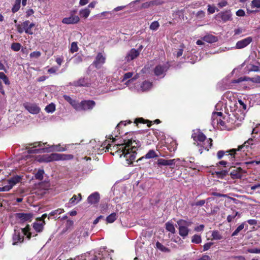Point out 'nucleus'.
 Segmentation results:
<instances>
[{
    "label": "nucleus",
    "instance_id": "1",
    "mask_svg": "<svg viewBox=\"0 0 260 260\" xmlns=\"http://www.w3.org/2000/svg\"><path fill=\"white\" fill-rule=\"evenodd\" d=\"M141 143L139 141H132V139L123 140V143L120 145V149L124 154V157L127 161V164H132L136 158L137 148L140 147Z\"/></svg>",
    "mask_w": 260,
    "mask_h": 260
},
{
    "label": "nucleus",
    "instance_id": "20",
    "mask_svg": "<svg viewBox=\"0 0 260 260\" xmlns=\"http://www.w3.org/2000/svg\"><path fill=\"white\" fill-rule=\"evenodd\" d=\"M37 222L34 223L33 228L36 232H41L43 230L45 222L41 219H39V218H37Z\"/></svg>",
    "mask_w": 260,
    "mask_h": 260
},
{
    "label": "nucleus",
    "instance_id": "44",
    "mask_svg": "<svg viewBox=\"0 0 260 260\" xmlns=\"http://www.w3.org/2000/svg\"><path fill=\"white\" fill-rule=\"evenodd\" d=\"M191 241L196 244H199L201 242V237L200 236L198 235H194L192 237Z\"/></svg>",
    "mask_w": 260,
    "mask_h": 260
},
{
    "label": "nucleus",
    "instance_id": "40",
    "mask_svg": "<svg viewBox=\"0 0 260 260\" xmlns=\"http://www.w3.org/2000/svg\"><path fill=\"white\" fill-rule=\"evenodd\" d=\"M215 174L218 178H223L228 174V171L224 170L220 171H217L215 172Z\"/></svg>",
    "mask_w": 260,
    "mask_h": 260
},
{
    "label": "nucleus",
    "instance_id": "30",
    "mask_svg": "<svg viewBox=\"0 0 260 260\" xmlns=\"http://www.w3.org/2000/svg\"><path fill=\"white\" fill-rule=\"evenodd\" d=\"M212 140L211 139H209L206 142H204L202 143L201 147H203L204 149L208 151L209 148H210L212 146Z\"/></svg>",
    "mask_w": 260,
    "mask_h": 260
},
{
    "label": "nucleus",
    "instance_id": "16",
    "mask_svg": "<svg viewBox=\"0 0 260 260\" xmlns=\"http://www.w3.org/2000/svg\"><path fill=\"white\" fill-rule=\"evenodd\" d=\"M80 20V18L78 16L73 15V14L69 17L64 18L62 22L64 24H76L78 23Z\"/></svg>",
    "mask_w": 260,
    "mask_h": 260
},
{
    "label": "nucleus",
    "instance_id": "3",
    "mask_svg": "<svg viewBox=\"0 0 260 260\" xmlns=\"http://www.w3.org/2000/svg\"><path fill=\"white\" fill-rule=\"evenodd\" d=\"M37 144L38 146H40V142H35L34 143L29 144L30 146H33L32 148H28L26 147V149H27L28 153H38L42 152H49L52 151H65V149L63 147H61L60 145H52L49 148L51 149L48 150V148H44L42 149H35L37 147Z\"/></svg>",
    "mask_w": 260,
    "mask_h": 260
},
{
    "label": "nucleus",
    "instance_id": "49",
    "mask_svg": "<svg viewBox=\"0 0 260 260\" xmlns=\"http://www.w3.org/2000/svg\"><path fill=\"white\" fill-rule=\"evenodd\" d=\"M78 50L77 42H73L71 44L70 50L72 53L77 52Z\"/></svg>",
    "mask_w": 260,
    "mask_h": 260
},
{
    "label": "nucleus",
    "instance_id": "42",
    "mask_svg": "<svg viewBox=\"0 0 260 260\" xmlns=\"http://www.w3.org/2000/svg\"><path fill=\"white\" fill-rule=\"evenodd\" d=\"M44 173V171L43 170H39L38 171L37 173L35 175V177L37 179L39 180H42L43 179V174Z\"/></svg>",
    "mask_w": 260,
    "mask_h": 260
},
{
    "label": "nucleus",
    "instance_id": "48",
    "mask_svg": "<svg viewBox=\"0 0 260 260\" xmlns=\"http://www.w3.org/2000/svg\"><path fill=\"white\" fill-rule=\"evenodd\" d=\"M159 26V23L157 21H153L150 26V28L153 30H156Z\"/></svg>",
    "mask_w": 260,
    "mask_h": 260
},
{
    "label": "nucleus",
    "instance_id": "21",
    "mask_svg": "<svg viewBox=\"0 0 260 260\" xmlns=\"http://www.w3.org/2000/svg\"><path fill=\"white\" fill-rule=\"evenodd\" d=\"M63 98L66 101L69 102L76 110L78 111V109L80 108L79 104L77 101L73 100L70 96L64 95Z\"/></svg>",
    "mask_w": 260,
    "mask_h": 260
},
{
    "label": "nucleus",
    "instance_id": "54",
    "mask_svg": "<svg viewBox=\"0 0 260 260\" xmlns=\"http://www.w3.org/2000/svg\"><path fill=\"white\" fill-rule=\"evenodd\" d=\"M82 61V57L80 55L76 56L74 58V62L75 63H79Z\"/></svg>",
    "mask_w": 260,
    "mask_h": 260
},
{
    "label": "nucleus",
    "instance_id": "59",
    "mask_svg": "<svg viewBox=\"0 0 260 260\" xmlns=\"http://www.w3.org/2000/svg\"><path fill=\"white\" fill-rule=\"evenodd\" d=\"M245 14V12L242 9H240L236 12V15L238 16L242 17L244 16Z\"/></svg>",
    "mask_w": 260,
    "mask_h": 260
},
{
    "label": "nucleus",
    "instance_id": "12",
    "mask_svg": "<svg viewBox=\"0 0 260 260\" xmlns=\"http://www.w3.org/2000/svg\"><path fill=\"white\" fill-rule=\"evenodd\" d=\"M91 84L90 81L88 77H82L79 80L74 81L73 85L75 86H89Z\"/></svg>",
    "mask_w": 260,
    "mask_h": 260
},
{
    "label": "nucleus",
    "instance_id": "43",
    "mask_svg": "<svg viewBox=\"0 0 260 260\" xmlns=\"http://www.w3.org/2000/svg\"><path fill=\"white\" fill-rule=\"evenodd\" d=\"M21 45L19 43H13L11 45V49L14 51H18L20 50Z\"/></svg>",
    "mask_w": 260,
    "mask_h": 260
},
{
    "label": "nucleus",
    "instance_id": "61",
    "mask_svg": "<svg viewBox=\"0 0 260 260\" xmlns=\"http://www.w3.org/2000/svg\"><path fill=\"white\" fill-rule=\"evenodd\" d=\"M208 11L209 12V13L213 14L215 11V8L214 7H212L210 5H209L208 8Z\"/></svg>",
    "mask_w": 260,
    "mask_h": 260
},
{
    "label": "nucleus",
    "instance_id": "29",
    "mask_svg": "<svg viewBox=\"0 0 260 260\" xmlns=\"http://www.w3.org/2000/svg\"><path fill=\"white\" fill-rule=\"evenodd\" d=\"M152 86V84L151 82L145 81L143 82L141 86V88L142 89V90L144 91L150 89Z\"/></svg>",
    "mask_w": 260,
    "mask_h": 260
},
{
    "label": "nucleus",
    "instance_id": "17",
    "mask_svg": "<svg viewBox=\"0 0 260 260\" xmlns=\"http://www.w3.org/2000/svg\"><path fill=\"white\" fill-rule=\"evenodd\" d=\"M25 109L30 113L38 114L40 110V108L36 104H27L25 105Z\"/></svg>",
    "mask_w": 260,
    "mask_h": 260
},
{
    "label": "nucleus",
    "instance_id": "10",
    "mask_svg": "<svg viewBox=\"0 0 260 260\" xmlns=\"http://www.w3.org/2000/svg\"><path fill=\"white\" fill-rule=\"evenodd\" d=\"M252 41V38L248 37L237 42L235 48L237 49H243L247 46Z\"/></svg>",
    "mask_w": 260,
    "mask_h": 260
},
{
    "label": "nucleus",
    "instance_id": "28",
    "mask_svg": "<svg viewBox=\"0 0 260 260\" xmlns=\"http://www.w3.org/2000/svg\"><path fill=\"white\" fill-rule=\"evenodd\" d=\"M79 198H77L76 195H74L73 197L70 200L69 204L74 205L77 204L81 200L82 197L80 193L78 194Z\"/></svg>",
    "mask_w": 260,
    "mask_h": 260
},
{
    "label": "nucleus",
    "instance_id": "18",
    "mask_svg": "<svg viewBox=\"0 0 260 260\" xmlns=\"http://www.w3.org/2000/svg\"><path fill=\"white\" fill-rule=\"evenodd\" d=\"M191 137L196 142H199L200 143H203L206 139V137L200 132L194 133L192 134Z\"/></svg>",
    "mask_w": 260,
    "mask_h": 260
},
{
    "label": "nucleus",
    "instance_id": "57",
    "mask_svg": "<svg viewBox=\"0 0 260 260\" xmlns=\"http://www.w3.org/2000/svg\"><path fill=\"white\" fill-rule=\"evenodd\" d=\"M205 203V201L204 200H200L194 203L192 205L196 206H202Z\"/></svg>",
    "mask_w": 260,
    "mask_h": 260
},
{
    "label": "nucleus",
    "instance_id": "11",
    "mask_svg": "<svg viewBox=\"0 0 260 260\" xmlns=\"http://www.w3.org/2000/svg\"><path fill=\"white\" fill-rule=\"evenodd\" d=\"M237 150L236 149H232L229 151H224L223 150H219L218 151L217 156L218 159H221L224 154L227 155H231V160L233 161L234 159L235 155L236 154Z\"/></svg>",
    "mask_w": 260,
    "mask_h": 260
},
{
    "label": "nucleus",
    "instance_id": "41",
    "mask_svg": "<svg viewBox=\"0 0 260 260\" xmlns=\"http://www.w3.org/2000/svg\"><path fill=\"white\" fill-rule=\"evenodd\" d=\"M55 110V106L53 103H51L47 105L45 108V110L47 113H52Z\"/></svg>",
    "mask_w": 260,
    "mask_h": 260
},
{
    "label": "nucleus",
    "instance_id": "58",
    "mask_svg": "<svg viewBox=\"0 0 260 260\" xmlns=\"http://www.w3.org/2000/svg\"><path fill=\"white\" fill-rule=\"evenodd\" d=\"M213 244V243H211V242H209V243H206L204 245V251H207L210 248L211 246Z\"/></svg>",
    "mask_w": 260,
    "mask_h": 260
},
{
    "label": "nucleus",
    "instance_id": "51",
    "mask_svg": "<svg viewBox=\"0 0 260 260\" xmlns=\"http://www.w3.org/2000/svg\"><path fill=\"white\" fill-rule=\"evenodd\" d=\"M249 81L254 83H260V76H257L252 78L249 77Z\"/></svg>",
    "mask_w": 260,
    "mask_h": 260
},
{
    "label": "nucleus",
    "instance_id": "32",
    "mask_svg": "<svg viewBox=\"0 0 260 260\" xmlns=\"http://www.w3.org/2000/svg\"><path fill=\"white\" fill-rule=\"evenodd\" d=\"M240 215V214L238 212L233 211L232 213L228 216L227 221L228 222H231L237 216H238L239 217Z\"/></svg>",
    "mask_w": 260,
    "mask_h": 260
},
{
    "label": "nucleus",
    "instance_id": "8",
    "mask_svg": "<svg viewBox=\"0 0 260 260\" xmlns=\"http://www.w3.org/2000/svg\"><path fill=\"white\" fill-rule=\"evenodd\" d=\"M106 57L102 53H98L94 61L93 62V64L96 69H100L105 63Z\"/></svg>",
    "mask_w": 260,
    "mask_h": 260
},
{
    "label": "nucleus",
    "instance_id": "34",
    "mask_svg": "<svg viewBox=\"0 0 260 260\" xmlns=\"http://www.w3.org/2000/svg\"><path fill=\"white\" fill-rule=\"evenodd\" d=\"M90 13V11L88 8L82 9L79 12L81 17H83L84 18H87L88 17Z\"/></svg>",
    "mask_w": 260,
    "mask_h": 260
},
{
    "label": "nucleus",
    "instance_id": "56",
    "mask_svg": "<svg viewBox=\"0 0 260 260\" xmlns=\"http://www.w3.org/2000/svg\"><path fill=\"white\" fill-rule=\"evenodd\" d=\"M133 75V73H132V72H127V73H125L123 76V80H125L127 79L132 78Z\"/></svg>",
    "mask_w": 260,
    "mask_h": 260
},
{
    "label": "nucleus",
    "instance_id": "27",
    "mask_svg": "<svg viewBox=\"0 0 260 260\" xmlns=\"http://www.w3.org/2000/svg\"><path fill=\"white\" fill-rule=\"evenodd\" d=\"M212 237L213 240H218L223 239V237L220 233L217 230H214L212 232Z\"/></svg>",
    "mask_w": 260,
    "mask_h": 260
},
{
    "label": "nucleus",
    "instance_id": "23",
    "mask_svg": "<svg viewBox=\"0 0 260 260\" xmlns=\"http://www.w3.org/2000/svg\"><path fill=\"white\" fill-rule=\"evenodd\" d=\"M139 55V52L134 49H132L127 54L126 59L127 61H130L134 59Z\"/></svg>",
    "mask_w": 260,
    "mask_h": 260
},
{
    "label": "nucleus",
    "instance_id": "36",
    "mask_svg": "<svg viewBox=\"0 0 260 260\" xmlns=\"http://www.w3.org/2000/svg\"><path fill=\"white\" fill-rule=\"evenodd\" d=\"M117 218L116 213H112L106 218V221L108 223H113Z\"/></svg>",
    "mask_w": 260,
    "mask_h": 260
},
{
    "label": "nucleus",
    "instance_id": "47",
    "mask_svg": "<svg viewBox=\"0 0 260 260\" xmlns=\"http://www.w3.org/2000/svg\"><path fill=\"white\" fill-rule=\"evenodd\" d=\"M253 141L252 139H249L246 142L244 143L243 145H240L238 147L237 150H240L244 146L247 147L248 145L252 144V142Z\"/></svg>",
    "mask_w": 260,
    "mask_h": 260
},
{
    "label": "nucleus",
    "instance_id": "62",
    "mask_svg": "<svg viewBox=\"0 0 260 260\" xmlns=\"http://www.w3.org/2000/svg\"><path fill=\"white\" fill-rule=\"evenodd\" d=\"M205 16V12L203 11H200L197 13V16L199 18H202Z\"/></svg>",
    "mask_w": 260,
    "mask_h": 260
},
{
    "label": "nucleus",
    "instance_id": "15",
    "mask_svg": "<svg viewBox=\"0 0 260 260\" xmlns=\"http://www.w3.org/2000/svg\"><path fill=\"white\" fill-rule=\"evenodd\" d=\"M232 14L231 13V11L227 10V11H225L224 12H221L219 13L216 15V17L217 18H221V20L224 22H225L228 21L232 20Z\"/></svg>",
    "mask_w": 260,
    "mask_h": 260
},
{
    "label": "nucleus",
    "instance_id": "50",
    "mask_svg": "<svg viewBox=\"0 0 260 260\" xmlns=\"http://www.w3.org/2000/svg\"><path fill=\"white\" fill-rule=\"evenodd\" d=\"M151 6H158L163 4V2L160 0H154L150 2Z\"/></svg>",
    "mask_w": 260,
    "mask_h": 260
},
{
    "label": "nucleus",
    "instance_id": "64",
    "mask_svg": "<svg viewBox=\"0 0 260 260\" xmlns=\"http://www.w3.org/2000/svg\"><path fill=\"white\" fill-rule=\"evenodd\" d=\"M197 260H211V257L208 255H204Z\"/></svg>",
    "mask_w": 260,
    "mask_h": 260
},
{
    "label": "nucleus",
    "instance_id": "35",
    "mask_svg": "<svg viewBox=\"0 0 260 260\" xmlns=\"http://www.w3.org/2000/svg\"><path fill=\"white\" fill-rule=\"evenodd\" d=\"M156 246L157 248H158L159 250H161L162 252H169L170 251L169 248L164 246L159 242H156Z\"/></svg>",
    "mask_w": 260,
    "mask_h": 260
},
{
    "label": "nucleus",
    "instance_id": "7",
    "mask_svg": "<svg viewBox=\"0 0 260 260\" xmlns=\"http://www.w3.org/2000/svg\"><path fill=\"white\" fill-rule=\"evenodd\" d=\"M79 105L80 108L78 109V111L90 110L95 106V103L92 100H85L81 102Z\"/></svg>",
    "mask_w": 260,
    "mask_h": 260
},
{
    "label": "nucleus",
    "instance_id": "53",
    "mask_svg": "<svg viewBox=\"0 0 260 260\" xmlns=\"http://www.w3.org/2000/svg\"><path fill=\"white\" fill-rule=\"evenodd\" d=\"M252 7L260 8V0H253L251 2Z\"/></svg>",
    "mask_w": 260,
    "mask_h": 260
},
{
    "label": "nucleus",
    "instance_id": "19",
    "mask_svg": "<svg viewBox=\"0 0 260 260\" xmlns=\"http://www.w3.org/2000/svg\"><path fill=\"white\" fill-rule=\"evenodd\" d=\"M100 194L98 192H95L91 194L87 198V202L90 204H96L100 200Z\"/></svg>",
    "mask_w": 260,
    "mask_h": 260
},
{
    "label": "nucleus",
    "instance_id": "6",
    "mask_svg": "<svg viewBox=\"0 0 260 260\" xmlns=\"http://www.w3.org/2000/svg\"><path fill=\"white\" fill-rule=\"evenodd\" d=\"M177 224L179 225V234L183 237H186L188 234V229L187 226L190 225L189 222L184 220H179L177 221Z\"/></svg>",
    "mask_w": 260,
    "mask_h": 260
},
{
    "label": "nucleus",
    "instance_id": "33",
    "mask_svg": "<svg viewBox=\"0 0 260 260\" xmlns=\"http://www.w3.org/2000/svg\"><path fill=\"white\" fill-rule=\"evenodd\" d=\"M166 229L167 231H169L172 234H174L176 232L175 228L173 223L170 222H167L166 224Z\"/></svg>",
    "mask_w": 260,
    "mask_h": 260
},
{
    "label": "nucleus",
    "instance_id": "45",
    "mask_svg": "<svg viewBox=\"0 0 260 260\" xmlns=\"http://www.w3.org/2000/svg\"><path fill=\"white\" fill-rule=\"evenodd\" d=\"M244 228V223L241 224L232 233V236H235L238 235V234Z\"/></svg>",
    "mask_w": 260,
    "mask_h": 260
},
{
    "label": "nucleus",
    "instance_id": "52",
    "mask_svg": "<svg viewBox=\"0 0 260 260\" xmlns=\"http://www.w3.org/2000/svg\"><path fill=\"white\" fill-rule=\"evenodd\" d=\"M41 52L40 51H34L30 54V57L32 58H37L41 56Z\"/></svg>",
    "mask_w": 260,
    "mask_h": 260
},
{
    "label": "nucleus",
    "instance_id": "55",
    "mask_svg": "<svg viewBox=\"0 0 260 260\" xmlns=\"http://www.w3.org/2000/svg\"><path fill=\"white\" fill-rule=\"evenodd\" d=\"M247 251L251 253H260V249L258 248H249L247 249Z\"/></svg>",
    "mask_w": 260,
    "mask_h": 260
},
{
    "label": "nucleus",
    "instance_id": "46",
    "mask_svg": "<svg viewBox=\"0 0 260 260\" xmlns=\"http://www.w3.org/2000/svg\"><path fill=\"white\" fill-rule=\"evenodd\" d=\"M249 81V77H241L237 79L234 80L232 81L233 83H239L243 81Z\"/></svg>",
    "mask_w": 260,
    "mask_h": 260
},
{
    "label": "nucleus",
    "instance_id": "22",
    "mask_svg": "<svg viewBox=\"0 0 260 260\" xmlns=\"http://www.w3.org/2000/svg\"><path fill=\"white\" fill-rule=\"evenodd\" d=\"M168 68L166 65H158L154 69V74L156 76L162 75L165 72L167 71Z\"/></svg>",
    "mask_w": 260,
    "mask_h": 260
},
{
    "label": "nucleus",
    "instance_id": "60",
    "mask_svg": "<svg viewBox=\"0 0 260 260\" xmlns=\"http://www.w3.org/2000/svg\"><path fill=\"white\" fill-rule=\"evenodd\" d=\"M16 27H17V31H18L19 33L22 34L24 31L22 25H20V24L17 25Z\"/></svg>",
    "mask_w": 260,
    "mask_h": 260
},
{
    "label": "nucleus",
    "instance_id": "24",
    "mask_svg": "<svg viewBox=\"0 0 260 260\" xmlns=\"http://www.w3.org/2000/svg\"><path fill=\"white\" fill-rule=\"evenodd\" d=\"M158 155L154 150H150L145 156L140 158L138 161L143 159L144 158L146 159L153 158L157 157Z\"/></svg>",
    "mask_w": 260,
    "mask_h": 260
},
{
    "label": "nucleus",
    "instance_id": "39",
    "mask_svg": "<svg viewBox=\"0 0 260 260\" xmlns=\"http://www.w3.org/2000/svg\"><path fill=\"white\" fill-rule=\"evenodd\" d=\"M63 212L64 210L61 208L55 210L50 213L48 216V218H49L50 216H54L55 215H59L63 213Z\"/></svg>",
    "mask_w": 260,
    "mask_h": 260
},
{
    "label": "nucleus",
    "instance_id": "13",
    "mask_svg": "<svg viewBox=\"0 0 260 260\" xmlns=\"http://www.w3.org/2000/svg\"><path fill=\"white\" fill-rule=\"evenodd\" d=\"M16 217L20 220L21 222L30 221L33 214L30 213H17L15 214Z\"/></svg>",
    "mask_w": 260,
    "mask_h": 260
},
{
    "label": "nucleus",
    "instance_id": "31",
    "mask_svg": "<svg viewBox=\"0 0 260 260\" xmlns=\"http://www.w3.org/2000/svg\"><path fill=\"white\" fill-rule=\"evenodd\" d=\"M194 161V158L193 157H187L185 159H183L182 160V162L181 163V165L184 166L186 167H189L190 166L189 164H191Z\"/></svg>",
    "mask_w": 260,
    "mask_h": 260
},
{
    "label": "nucleus",
    "instance_id": "25",
    "mask_svg": "<svg viewBox=\"0 0 260 260\" xmlns=\"http://www.w3.org/2000/svg\"><path fill=\"white\" fill-rule=\"evenodd\" d=\"M202 40L207 43H213L217 41V38L216 37L212 35H208L203 37Z\"/></svg>",
    "mask_w": 260,
    "mask_h": 260
},
{
    "label": "nucleus",
    "instance_id": "26",
    "mask_svg": "<svg viewBox=\"0 0 260 260\" xmlns=\"http://www.w3.org/2000/svg\"><path fill=\"white\" fill-rule=\"evenodd\" d=\"M120 144H121L113 146L112 148H110L111 146L109 145V146L107 147V149H110L111 150H115V153H117L121 157L122 155L124 156V154H122V151H121V149H120Z\"/></svg>",
    "mask_w": 260,
    "mask_h": 260
},
{
    "label": "nucleus",
    "instance_id": "5",
    "mask_svg": "<svg viewBox=\"0 0 260 260\" xmlns=\"http://www.w3.org/2000/svg\"><path fill=\"white\" fill-rule=\"evenodd\" d=\"M22 180V177L20 176H15L7 180L8 185L0 187V191H7L10 190L17 183L20 182Z\"/></svg>",
    "mask_w": 260,
    "mask_h": 260
},
{
    "label": "nucleus",
    "instance_id": "14",
    "mask_svg": "<svg viewBox=\"0 0 260 260\" xmlns=\"http://www.w3.org/2000/svg\"><path fill=\"white\" fill-rule=\"evenodd\" d=\"M180 159H165L159 158L157 160V164L159 166H171L174 165L176 161H179Z\"/></svg>",
    "mask_w": 260,
    "mask_h": 260
},
{
    "label": "nucleus",
    "instance_id": "2",
    "mask_svg": "<svg viewBox=\"0 0 260 260\" xmlns=\"http://www.w3.org/2000/svg\"><path fill=\"white\" fill-rule=\"evenodd\" d=\"M73 157L71 155H66L64 154L52 153L50 154H44L40 156L38 160L40 162H49L52 161H57L60 160H67Z\"/></svg>",
    "mask_w": 260,
    "mask_h": 260
},
{
    "label": "nucleus",
    "instance_id": "37",
    "mask_svg": "<svg viewBox=\"0 0 260 260\" xmlns=\"http://www.w3.org/2000/svg\"><path fill=\"white\" fill-rule=\"evenodd\" d=\"M0 80H2L6 85L10 84L8 78L3 72H0Z\"/></svg>",
    "mask_w": 260,
    "mask_h": 260
},
{
    "label": "nucleus",
    "instance_id": "38",
    "mask_svg": "<svg viewBox=\"0 0 260 260\" xmlns=\"http://www.w3.org/2000/svg\"><path fill=\"white\" fill-rule=\"evenodd\" d=\"M20 3L21 0L15 1V4L12 9V11L13 13H15L19 10L20 7Z\"/></svg>",
    "mask_w": 260,
    "mask_h": 260
},
{
    "label": "nucleus",
    "instance_id": "9",
    "mask_svg": "<svg viewBox=\"0 0 260 260\" xmlns=\"http://www.w3.org/2000/svg\"><path fill=\"white\" fill-rule=\"evenodd\" d=\"M230 173V175L233 179H239L242 177V174L245 173V171L240 167L236 168L235 167H231L230 169H232Z\"/></svg>",
    "mask_w": 260,
    "mask_h": 260
},
{
    "label": "nucleus",
    "instance_id": "4",
    "mask_svg": "<svg viewBox=\"0 0 260 260\" xmlns=\"http://www.w3.org/2000/svg\"><path fill=\"white\" fill-rule=\"evenodd\" d=\"M21 232L19 231L15 230L13 235V245H16L18 243H22L24 240V236L26 235L28 239H30L31 233L29 232L30 228L27 225L25 228L21 229Z\"/></svg>",
    "mask_w": 260,
    "mask_h": 260
},
{
    "label": "nucleus",
    "instance_id": "63",
    "mask_svg": "<svg viewBox=\"0 0 260 260\" xmlns=\"http://www.w3.org/2000/svg\"><path fill=\"white\" fill-rule=\"evenodd\" d=\"M228 5V3L226 1H223L221 2H219L218 4V6L220 7V8H223V7H225L226 6V5Z\"/></svg>",
    "mask_w": 260,
    "mask_h": 260
}]
</instances>
